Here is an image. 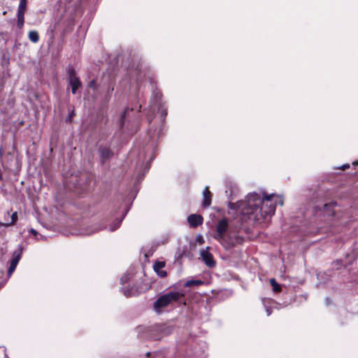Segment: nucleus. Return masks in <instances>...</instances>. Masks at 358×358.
Returning a JSON list of instances; mask_svg holds the SVG:
<instances>
[{"label": "nucleus", "mask_w": 358, "mask_h": 358, "mask_svg": "<svg viewBox=\"0 0 358 358\" xmlns=\"http://www.w3.org/2000/svg\"><path fill=\"white\" fill-rule=\"evenodd\" d=\"M275 194L266 196L253 192L249 194L245 201L229 202V206L231 210L237 208L243 221L262 223L266 222L275 213L276 201L273 200Z\"/></svg>", "instance_id": "f257e3e1"}, {"label": "nucleus", "mask_w": 358, "mask_h": 358, "mask_svg": "<svg viewBox=\"0 0 358 358\" xmlns=\"http://www.w3.org/2000/svg\"><path fill=\"white\" fill-rule=\"evenodd\" d=\"M229 229L227 220L223 218L220 220L216 227V234L215 238L226 249H229L235 245L241 244L243 242V238L239 235L234 234L231 231L228 238L224 236L225 233Z\"/></svg>", "instance_id": "f03ea898"}, {"label": "nucleus", "mask_w": 358, "mask_h": 358, "mask_svg": "<svg viewBox=\"0 0 358 358\" xmlns=\"http://www.w3.org/2000/svg\"><path fill=\"white\" fill-rule=\"evenodd\" d=\"M184 296L182 292H169L158 298L154 303L155 310L159 313L162 308L167 307L173 302L178 301Z\"/></svg>", "instance_id": "7ed1b4c3"}, {"label": "nucleus", "mask_w": 358, "mask_h": 358, "mask_svg": "<svg viewBox=\"0 0 358 358\" xmlns=\"http://www.w3.org/2000/svg\"><path fill=\"white\" fill-rule=\"evenodd\" d=\"M153 95H154L155 97L151 101V103H152V105H151L152 110L153 111H155V108H157L159 113H161L162 119L164 121L165 117L167 115V112H166V109L164 108L162 106V104L160 103V99H161L162 94L159 92H153Z\"/></svg>", "instance_id": "20e7f679"}, {"label": "nucleus", "mask_w": 358, "mask_h": 358, "mask_svg": "<svg viewBox=\"0 0 358 358\" xmlns=\"http://www.w3.org/2000/svg\"><path fill=\"white\" fill-rule=\"evenodd\" d=\"M22 253V247L18 245L17 248L13 252L12 259L10 261V266L8 269V275H10L15 270L17 265L21 258Z\"/></svg>", "instance_id": "39448f33"}, {"label": "nucleus", "mask_w": 358, "mask_h": 358, "mask_svg": "<svg viewBox=\"0 0 358 358\" xmlns=\"http://www.w3.org/2000/svg\"><path fill=\"white\" fill-rule=\"evenodd\" d=\"M71 182L73 184L76 189L84 191L87 185H89L90 180L86 174H83L80 176L79 179H76L75 176H71Z\"/></svg>", "instance_id": "423d86ee"}, {"label": "nucleus", "mask_w": 358, "mask_h": 358, "mask_svg": "<svg viewBox=\"0 0 358 358\" xmlns=\"http://www.w3.org/2000/svg\"><path fill=\"white\" fill-rule=\"evenodd\" d=\"M69 73V83L71 87V91L73 94L76 93V90L80 87L81 82L76 76L73 69L70 68L68 71Z\"/></svg>", "instance_id": "0eeeda50"}, {"label": "nucleus", "mask_w": 358, "mask_h": 358, "mask_svg": "<svg viewBox=\"0 0 358 358\" xmlns=\"http://www.w3.org/2000/svg\"><path fill=\"white\" fill-rule=\"evenodd\" d=\"M208 247L206 249H203L200 252L201 257L206 265L209 268H213L216 263L211 253L208 252Z\"/></svg>", "instance_id": "6e6552de"}, {"label": "nucleus", "mask_w": 358, "mask_h": 358, "mask_svg": "<svg viewBox=\"0 0 358 358\" xmlns=\"http://www.w3.org/2000/svg\"><path fill=\"white\" fill-rule=\"evenodd\" d=\"M228 206H229V214L233 215V216H236L235 217V220H237V222H238V225H235V229L234 230H232L231 229V226H229V228H230V231H232L234 232V234L236 235V233L238 231V229L241 227V225L243 223V222H245L246 221H243L241 218V214L240 212L238 211L237 208L236 210L234 209H231L230 206H229V203L228 204Z\"/></svg>", "instance_id": "1a4fd4ad"}, {"label": "nucleus", "mask_w": 358, "mask_h": 358, "mask_svg": "<svg viewBox=\"0 0 358 358\" xmlns=\"http://www.w3.org/2000/svg\"><path fill=\"white\" fill-rule=\"evenodd\" d=\"M203 220V219L200 215L192 214L187 217L189 226L194 228L202 224Z\"/></svg>", "instance_id": "9d476101"}, {"label": "nucleus", "mask_w": 358, "mask_h": 358, "mask_svg": "<svg viewBox=\"0 0 358 358\" xmlns=\"http://www.w3.org/2000/svg\"><path fill=\"white\" fill-rule=\"evenodd\" d=\"M99 155L102 162H104L113 156V152L106 146H100L99 148Z\"/></svg>", "instance_id": "9b49d317"}, {"label": "nucleus", "mask_w": 358, "mask_h": 358, "mask_svg": "<svg viewBox=\"0 0 358 358\" xmlns=\"http://www.w3.org/2000/svg\"><path fill=\"white\" fill-rule=\"evenodd\" d=\"M165 266V262H156L153 266V268L155 271L159 275L160 277H165L166 276V272L163 270L164 267Z\"/></svg>", "instance_id": "f8f14e48"}, {"label": "nucleus", "mask_w": 358, "mask_h": 358, "mask_svg": "<svg viewBox=\"0 0 358 358\" xmlns=\"http://www.w3.org/2000/svg\"><path fill=\"white\" fill-rule=\"evenodd\" d=\"M203 206L204 208L208 207L211 203V193L208 190V187H206L203 192Z\"/></svg>", "instance_id": "ddd939ff"}, {"label": "nucleus", "mask_w": 358, "mask_h": 358, "mask_svg": "<svg viewBox=\"0 0 358 358\" xmlns=\"http://www.w3.org/2000/svg\"><path fill=\"white\" fill-rule=\"evenodd\" d=\"M336 206V203L334 202H331L324 206V211L328 215H334L335 211L333 208Z\"/></svg>", "instance_id": "4468645a"}, {"label": "nucleus", "mask_w": 358, "mask_h": 358, "mask_svg": "<svg viewBox=\"0 0 358 358\" xmlns=\"http://www.w3.org/2000/svg\"><path fill=\"white\" fill-rule=\"evenodd\" d=\"M28 37L33 43H37L39 41L38 34L36 31H30Z\"/></svg>", "instance_id": "2eb2a0df"}, {"label": "nucleus", "mask_w": 358, "mask_h": 358, "mask_svg": "<svg viewBox=\"0 0 358 358\" xmlns=\"http://www.w3.org/2000/svg\"><path fill=\"white\" fill-rule=\"evenodd\" d=\"M123 294L126 297H130L137 295L138 292L134 288H127L123 289Z\"/></svg>", "instance_id": "dca6fc26"}, {"label": "nucleus", "mask_w": 358, "mask_h": 358, "mask_svg": "<svg viewBox=\"0 0 358 358\" xmlns=\"http://www.w3.org/2000/svg\"><path fill=\"white\" fill-rule=\"evenodd\" d=\"M124 218V216L120 219H116L112 224L110 225V231H115L120 226V224Z\"/></svg>", "instance_id": "f3484780"}, {"label": "nucleus", "mask_w": 358, "mask_h": 358, "mask_svg": "<svg viewBox=\"0 0 358 358\" xmlns=\"http://www.w3.org/2000/svg\"><path fill=\"white\" fill-rule=\"evenodd\" d=\"M27 6V0H20L18 9H17V13H22L24 14V11L26 10Z\"/></svg>", "instance_id": "a211bd4d"}, {"label": "nucleus", "mask_w": 358, "mask_h": 358, "mask_svg": "<svg viewBox=\"0 0 358 358\" xmlns=\"http://www.w3.org/2000/svg\"><path fill=\"white\" fill-rule=\"evenodd\" d=\"M270 283L274 292H280L281 291L280 285L276 282V280L274 278H271L270 280Z\"/></svg>", "instance_id": "6ab92c4d"}, {"label": "nucleus", "mask_w": 358, "mask_h": 358, "mask_svg": "<svg viewBox=\"0 0 358 358\" xmlns=\"http://www.w3.org/2000/svg\"><path fill=\"white\" fill-rule=\"evenodd\" d=\"M203 282L201 280H188L185 283V287H190L192 285H202Z\"/></svg>", "instance_id": "aec40b11"}, {"label": "nucleus", "mask_w": 358, "mask_h": 358, "mask_svg": "<svg viewBox=\"0 0 358 358\" xmlns=\"http://www.w3.org/2000/svg\"><path fill=\"white\" fill-rule=\"evenodd\" d=\"M24 22V14L17 13V27L22 28Z\"/></svg>", "instance_id": "412c9836"}, {"label": "nucleus", "mask_w": 358, "mask_h": 358, "mask_svg": "<svg viewBox=\"0 0 358 358\" xmlns=\"http://www.w3.org/2000/svg\"><path fill=\"white\" fill-rule=\"evenodd\" d=\"M17 220V212H14L10 216V220L6 224V226H10L15 223Z\"/></svg>", "instance_id": "4be33fe9"}, {"label": "nucleus", "mask_w": 358, "mask_h": 358, "mask_svg": "<svg viewBox=\"0 0 358 358\" xmlns=\"http://www.w3.org/2000/svg\"><path fill=\"white\" fill-rule=\"evenodd\" d=\"M129 110V108H126L125 110L121 115V117L120 118V127L123 126L124 122V120H125V118L127 117V114Z\"/></svg>", "instance_id": "5701e85b"}, {"label": "nucleus", "mask_w": 358, "mask_h": 358, "mask_svg": "<svg viewBox=\"0 0 358 358\" xmlns=\"http://www.w3.org/2000/svg\"><path fill=\"white\" fill-rule=\"evenodd\" d=\"M129 274H124L122 275V277L120 278V282L122 284L126 283L129 280Z\"/></svg>", "instance_id": "b1692460"}, {"label": "nucleus", "mask_w": 358, "mask_h": 358, "mask_svg": "<svg viewBox=\"0 0 358 358\" xmlns=\"http://www.w3.org/2000/svg\"><path fill=\"white\" fill-rule=\"evenodd\" d=\"M273 200L276 201V205L279 204V205L282 206L283 204L282 199L276 194H275V197H274Z\"/></svg>", "instance_id": "393cba45"}, {"label": "nucleus", "mask_w": 358, "mask_h": 358, "mask_svg": "<svg viewBox=\"0 0 358 358\" xmlns=\"http://www.w3.org/2000/svg\"><path fill=\"white\" fill-rule=\"evenodd\" d=\"M29 232H30L31 234H32L33 235H34V236H36V235H37V231H36L35 229H31L29 230Z\"/></svg>", "instance_id": "a878e982"}, {"label": "nucleus", "mask_w": 358, "mask_h": 358, "mask_svg": "<svg viewBox=\"0 0 358 358\" xmlns=\"http://www.w3.org/2000/svg\"><path fill=\"white\" fill-rule=\"evenodd\" d=\"M266 314H267L268 316H269L271 314V310L270 308H266Z\"/></svg>", "instance_id": "bb28decb"}, {"label": "nucleus", "mask_w": 358, "mask_h": 358, "mask_svg": "<svg viewBox=\"0 0 358 358\" xmlns=\"http://www.w3.org/2000/svg\"><path fill=\"white\" fill-rule=\"evenodd\" d=\"M3 149H2V148H0V159L3 156Z\"/></svg>", "instance_id": "cd10ccee"}, {"label": "nucleus", "mask_w": 358, "mask_h": 358, "mask_svg": "<svg viewBox=\"0 0 358 358\" xmlns=\"http://www.w3.org/2000/svg\"><path fill=\"white\" fill-rule=\"evenodd\" d=\"M350 166L348 164H345L343 166V169H345L346 168H348Z\"/></svg>", "instance_id": "c85d7f7f"}, {"label": "nucleus", "mask_w": 358, "mask_h": 358, "mask_svg": "<svg viewBox=\"0 0 358 358\" xmlns=\"http://www.w3.org/2000/svg\"><path fill=\"white\" fill-rule=\"evenodd\" d=\"M94 81H92L91 83H90V86L94 85Z\"/></svg>", "instance_id": "c756f323"}, {"label": "nucleus", "mask_w": 358, "mask_h": 358, "mask_svg": "<svg viewBox=\"0 0 358 358\" xmlns=\"http://www.w3.org/2000/svg\"><path fill=\"white\" fill-rule=\"evenodd\" d=\"M72 115H73V113L70 114L69 119L71 118Z\"/></svg>", "instance_id": "7c9ffc66"}, {"label": "nucleus", "mask_w": 358, "mask_h": 358, "mask_svg": "<svg viewBox=\"0 0 358 358\" xmlns=\"http://www.w3.org/2000/svg\"><path fill=\"white\" fill-rule=\"evenodd\" d=\"M72 115H73V113L70 114L69 119L71 118Z\"/></svg>", "instance_id": "2f4dec72"}, {"label": "nucleus", "mask_w": 358, "mask_h": 358, "mask_svg": "<svg viewBox=\"0 0 358 358\" xmlns=\"http://www.w3.org/2000/svg\"><path fill=\"white\" fill-rule=\"evenodd\" d=\"M72 115H73V113L70 114L69 119L71 118Z\"/></svg>", "instance_id": "473e14b6"}, {"label": "nucleus", "mask_w": 358, "mask_h": 358, "mask_svg": "<svg viewBox=\"0 0 358 358\" xmlns=\"http://www.w3.org/2000/svg\"><path fill=\"white\" fill-rule=\"evenodd\" d=\"M91 234V232H87V233H85V234H86V235H89V234Z\"/></svg>", "instance_id": "72a5a7b5"}, {"label": "nucleus", "mask_w": 358, "mask_h": 358, "mask_svg": "<svg viewBox=\"0 0 358 358\" xmlns=\"http://www.w3.org/2000/svg\"><path fill=\"white\" fill-rule=\"evenodd\" d=\"M355 164H358V162H357Z\"/></svg>", "instance_id": "f704fd0d"}, {"label": "nucleus", "mask_w": 358, "mask_h": 358, "mask_svg": "<svg viewBox=\"0 0 358 358\" xmlns=\"http://www.w3.org/2000/svg\"><path fill=\"white\" fill-rule=\"evenodd\" d=\"M154 358V357H153Z\"/></svg>", "instance_id": "c9c22d12"}]
</instances>
